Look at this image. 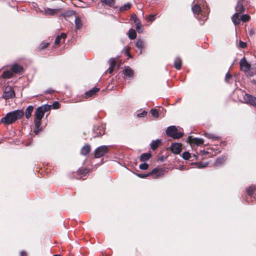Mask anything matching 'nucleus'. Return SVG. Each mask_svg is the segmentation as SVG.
I'll return each mask as SVG.
<instances>
[{"label":"nucleus","instance_id":"nucleus-1","mask_svg":"<svg viewBox=\"0 0 256 256\" xmlns=\"http://www.w3.org/2000/svg\"><path fill=\"white\" fill-rule=\"evenodd\" d=\"M51 106L48 104H44L40 106H38L34 112V123L36 129L34 133L37 134L41 130V122L42 119L44 116L45 112L50 110Z\"/></svg>","mask_w":256,"mask_h":256},{"label":"nucleus","instance_id":"nucleus-2","mask_svg":"<svg viewBox=\"0 0 256 256\" xmlns=\"http://www.w3.org/2000/svg\"><path fill=\"white\" fill-rule=\"evenodd\" d=\"M204 0H194L192 3V10L198 20L204 21L207 19V14L204 12Z\"/></svg>","mask_w":256,"mask_h":256},{"label":"nucleus","instance_id":"nucleus-3","mask_svg":"<svg viewBox=\"0 0 256 256\" xmlns=\"http://www.w3.org/2000/svg\"><path fill=\"white\" fill-rule=\"evenodd\" d=\"M24 115V112L22 110H15L6 114L5 116L2 118L1 122L5 125H9L22 118Z\"/></svg>","mask_w":256,"mask_h":256},{"label":"nucleus","instance_id":"nucleus-4","mask_svg":"<svg viewBox=\"0 0 256 256\" xmlns=\"http://www.w3.org/2000/svg\"><path fill=\"white\" fill-rule=\"evenodd\" d=\"M243 0H238L235 9L236 12L232 16V20L235 25L238 24L240 23V14L244 11V8L242 4Z\"/></svg>","mask_w":256,"mask_h":256},{"label":"nucleus","instance_id":"nucleus-5","mask_svg":"<svg viewBox=\"0 0 256 256\" xmlns=\"http://www.w3.org/2000/svg\"><path fill=\"white\" fill-rule=\"evenodd\" d=\"M166 134L174 138H178L182 136L184 134L182 132H178V128L174 126H168L166 130Z\"/></svg>","mask_w":256,"mask_h":256},{"label":"nucleus","instance_id":"nucleus-6","mask_svg":"<svg viewBox=\"0 0 256 256\" xmlns=\"http://www.w3.org/2000/svg\"><path fill=\"white\" fill-rule=\"evenodd\" d=\"M16 94L12 88L10 86H7L4 88L2 98L5 100H9L15 98Z\"/></svg>","mask_w":256,"mask_h":256},{"label":"nucleus","instance_id":"nucleus-7","mask_svg":"<svg viewBox=\"0 0 256 256\" xmlns=\"http://www.w3.org/2000/svg\"><path fill=\"white\" fill-rule=\"evenodd\" d=\"M240 68L242 70L244 71L246 74L248 73V72L250 70L251 65L246 60V58L244 57L240 62ZM248 75L250 76H252L254 74H248Z\"/></svg>","mask_w":256,"mask_h":256},{"label":"nucleus","instance_id":"nucleus-8","mask_svg":"<svg viewBox=\"0 0 256 256\" xmlns=\"http://www.w3.org/2000/svg\"><path fill=\"white\" fill-rule=\"evenodd\" d=\"M166 171V168H154L150 172V176H152L154 178H158L162 176L164 174Z\"/></svg>","mask_w":256,"mask_h":256},{"label":"nucleus","instance_id":"nucleus-9","mask_svg":"<svg viewBox=\"0 0 256 256\" xmlns=\"http://www.w3.org/2000/svg\"><path fill=\"white\" fill-rule=\"evenodd\" d=\"M108 152V148L107 146H102L96 148L94 150V158H99Z\"/></svg>","mask_w":256,"mask_h":256},{"label":"nucleus","instance_id":"nucleus-10","mask_svg":"<svg viewBox=\"0 0 256 256\" xmlns=\"http://www.w3.org/2000/svg\"><path fill=\"white\" fill-rule=\"evenodd\" d=\"M244 102L252 106H256V98L249 94H245L244 96Z\"/></svg>","mask_w":256,"mask_h":256},{"label":"nucleus","instance_id":"nucleus-11","mask_svg":"<svg viewBox=\"0 0 256 256\" xmlns=\"http://www.w3.org/2000/svg\"><path fill=\"white\" fill-rule=\"evenodd\" d=\"M100 90V89L94 86L84 93V97L86 99L94 97L96 95V93L98 92Z\"/></svg>","mask_w":256,"mask_h":256},{"label":"nucleus","instance_id":"nucleus-12","mask_svg":"<svg viewBox=\"0 0 256 256\" xmlns=\"http://www.w3.org/2000/svg\"><path fill=\"white\" fill-rule=\"evenodd\" d=\"M10 70L13 74H20L24 72V68L20 64H14L11 66Z\"/></svg>","mask_w":256,"mask_h":256},{"label":"nucleus","instance_id":"nucleus-13","mask_svg":"<svg viewBox=\"0 0 256 256\" xmlns=\"http://www.w3.org/2000/svg\"><path fill=\"white\" fill-rule=\"evenodd\" d=\"M123 74L124 76L128 77L130 79L132 78L134 75V71L129 66H126L123 70Z\"/></svg>","mask_w":256,"mask_h":256},{"label":"nucleus","instance_id":"nucleus-14","mask_svg":"<svg viewBox=\"0 0 256 256\" xmlns=\"http://www.w3.org/2000/svg\"><path fill=\"white\" fill-rule=\"evenodd\" d=\"M91 150L90 146L88 144H85L80 150V154L83 156L88 155Z\"/></svg>","mask_w":256,"mask_h":256},{"label":"nucleus","instance_id":"nucleus-15","mask_svg":"<svg viewBox=\"0 0 256 256\" xmlns=\"http://www.w3.org/2000/svg\"><path fill=\"white\" fill-rule=\"evenodd\" d=\"M171 150L174 154H180L181 150V145L178 144H172L171 146Z\"/></svg>","mask_w":256,"mask_h":256},{"label":"nucleus","instance_id":"nucleus-16","mask_svg":"<svg viewBox=\"0 0 256 256\" xmlns=\"http://www.w3.org/2000/svg\"><path fill=\"white\" fill-rule=\"evenodd\" d=\"M188 139L190 142L194 143L197 146H200L204 142V140L202 138H191L190 137L188 138Z\"/></svg>","mask_w":256,"mask_h":256},{"label":"nucleus","instance_id":"nucleus-17","mask_svg":"<svg viewBox=\"0 0 256 256\" xmlns=\"http://www.w3.org/2000/svg\"><path fill=\"white\" fill-rule=\"evenodd\" d=\"M34 110V106H29L26 110L25 115L26 118L28 119L32 116V114Z\"/></svg>","mask_w":256,"mask_h":256},{"label":"nucleus","instance_id":"nucleus-18","mask_svg":"<svg viewBox=\"0 0 256 256\" xmlns=\"http://www.w3.org/2000/svg\"><path fill=\"white\" fill-rule=\"evenodd\" d=\"M160 143L161 140L160 139H157L156 140H152L150 144V148L152 150H155L157 148H158Z\"/></svg>","mask_w":256,"mask_h":256},{"label":"nucleus","instance_id":"nucleus-19","mask_svg":"<svg viewBox=\"0 0 256 256\" xmlns=\"http://www.w3.org/2000/svg\"><path fill=\"white\" fill-rule=\"evenodd\" d=\"M2 76L4 78H12L13 76V72L11 71V70H5L2 72Z\"/></svg>","mask_w":256,"mask_h":256},{"label":"nucleus","instance_id":"nucleus-20","mask_svg":"<svg viewBox=\"0 0 256 256\" xmlns=\"http://www.w3.org/2000/svg\"><path fill=\"white\" fill-rule=\"evenodd\" d=\"M136 46L140 50V53H142V50L144 48V42L142 40L138 39L136 44Z\"/></svg>","mask_w":256,"mask_h":256},{"label":"nucleus","instance_id":"nucleus-21","mask_svg":"<svg viewBox=\"0 0 256 256\" xmlns=\"http://www.w3.org/2000/svg\"><path fill=\"white\" fill-rule=\"evenodd\" d=\"M174 68L177 70H180L182 66V60L181 59L177 57L175 58L174 62Z\"/></svg>","mask_w":256,"mask_h":256},{"label":"nucleus","instance_id":"nucleus-22","mask_svg":"<svg viewBox=\"0 0 256 256\" xmlns=\"http://www.w3.org/2000/svg\"><path fill=\"white\" fill-rule=\"evenodd\" d=\"M226 160V158L225 156H222L218 157L216 162H215L214 165L216 166H218L223 164Z\"/></svg>","mask_w":256,"mask_h":256},{"label":"nucleus","instance_id":"nucleus-23","mask_svg":"<svg viewBox=\"0 0 256 256\" xmlns=\"http://www.w3.org/2000/svg\"><path fill=\"white\" fill-rule=\"evenodd\" d=\"M151 158V154L149 153H144L142 154L140 157V160L142 162L148 161Z\"/></svg>","mask_w":256,"mask_h":256},{"label":"nucleus","instance_id":"nucleus-24","mask_svg":"<svg viewBox=\"0 0 256 256\" xmlns=\"http://www.w3.org/2000/svg\"><path fill=\"white\" fill-rule=\"evenodd\" d=\"M74 23H75L76 28V30H79L82 28V21H81L80 18L78 16H76V18L75 20H74Z\"/></svg>","mask_w":256,"mask_h":256},{"label":"nucleus","instance_id":"nucleus-25","mask_svg":"<svg viewBox=\"0 0 256 256\" xmlns=\"http://www.w3.org/2000/svg\"><path fill=\"white\" fill-rule=\"evenodd\" d=\"M128 38L130 40H134L136 37V33L134 30V29H130L128 32Z\"/></svg>","mask_w":256,"mask_h":256},{"label":"nucleus","instance_id":"nucleus-26","mask_svg":"<svg viewBox=\"0 0 256 256\" xmlns=\"http://www.w3.org/2000/svg\"><path fill=\"white\" fill-rule=\"evenodd\" d=\"M50 45V42H42L38 47L37 48V50L38 52H40L42 50L46 48L47 47H48Z\"/></svg>","mask_w":256,"mask_h":256},{"label":"nucleus","instance_id":"nucleus-27","mask_svg":"<svg viewBox=\"0 0 256 256\" xmlns=\"http://www.w3.org/2000/svg\"><path fill=\"white\" fill-rule=\"evenodd\" d=\"M256 190V186L252 185L250 186L248 188H247L246 192L250 196H252L254 192Z\"/></svg>","mask_w":256,"mask_h":256},{"label":"nucleus","instance_id":"nucleus-28","mask_svg":"<svg viewBox=\"0 0 256 256\" xmlns=\"http://www.w3.org/2000/svg\"><path fill=\"white\" fill-rule=\"evenodd\" d=\"M88 172H89V170L88 169L85 168H80L78 170L77 174L80 176H85Z\"/></svg>","mask_w":256,"mask_h":256},{"label":"nucleus","instance_id":"nucleus-29","mask_svg":"<svg viewBox=\"0 0 256 256\" xmlns=\"http://www.w3.org/2000/svg\"><path fill=\"white\" fill-rule=\"evenodd\" d=\"M136 24V28L138 33H141L143 31L142 25L140 20L134 22Z\"/></svg>","mask_w":256,"mask_h":256},{"label":"nucleus","instance_id":"nucleus-30","mask_svg":"<svg viewBox=\"0 0 256 256\" xmlns=\"http://www.w3.org/2000/svg\"><path fill=\"white\" fill-rule=\"evenodd\" d=\"M58 12V10L48 8L46 10V13L48 15L54 16Z\"/></svg>","mask_w":256,"mask_h":256},{"label":"nucleus","instance_id":"nucleus-31","mask_svg":"<svg viewBox=\"0 0 256 256\" xmlns=\"http://www.w3.org/2000/svg\"><path fill=\"white\" fill-rule=\"evenodd\" d=\"M130 7H131V4L129 2H128L126 4H124V6H121L120 8V11L123 12L124 10H126L130 9Z\"/></svg>","mask_w":256,"mask_h":256},{"label":"nucleus","instance_id":"nucleus-32","mask_svg":"<svg viewBox=\"0 0 256 256\" xmlns=\"http://www.w3.org/2000/svg\"><path fill=\"white\" fill-rule=\"evenodd\" d=\"M240 21L242 20L243 22H246L249 20L250 19V16L246 14H242V16H240Z\"/></svg>","mask_w":256,"mask_h":256},{"label":"nucleus","instance_id":"nucleus-33","mask_svg":"<svg viewBox=\"0 0 256 256\" xmlns=\"http://www.w3.org/2000/svg\"><path fill=\"white\" fill-rule=\"evenodd\" d=\"M182 157L184 159L186 160H189L190 157V154L188 152H184L182 154Z\"/></svg>","mask_w":256,"mask_h":256},{"label":"nucleus","instance_id":"nucleus-34","mask_svg":"<svg viewBox=\"0 0 256 256\" xmlns=\"http://www.w3.org/2000/svg\"><path fill=\"white\" fill-rule=\"evenodd\" d=\"M75 14V12L74 10H69L66 12L64 14V16L65 17H70Z\"/></svg>","mask_w":256,"mask_h":256},{"label":"nucleus","instance_id":"nucleus-35","mask_svg":"<svg viewBox=\"0 0 256 256\" xmlns=\"http://www.w3.org/2000/svg\"><path fill=\"white\" fill-rule=\"evenodd\" d=\"M101 2L105 5L111 6H112V0H100Z\"/></svg>","mask_w":256,"mask_h":256},{"label":"nucleus","instance_id":"nucleus-36","mask_svg":"<svg viewBox=\"0 0 256 256\" xmlns=\"http://www.w3.org/2000/svg\"><path fill=\"white\" fill-rule=\"evenodd\" d=\"M150 113L154 117L156 118H158L159 114L158 111L156 110L152 109L150 110Z\"/></svg>","mask_w":256,"mask_h":256},{"label":"nucleus","instance_id":"nucleus-37","mask_svg":"<svg viewBox=\"0 0 256 256\" xmlns=\"http://www.w3.org/2000/svg\"><path fill=\"white\" fill-rule=\"evenodd\" d=\"M148 168V165L146 162L142 163L139 166V168L142 170H146Z\"/></svg>","mask_w":256,"mask_h":256},{"label":"nucleus","instance_id":"nucleus-38","mask_svg":"<svg viewBox=\"0 0 256 256\" xmlns=\"http://www.w3.org/2000/svg\"><path fill=\"white\" fill-rule=\"evenodd\" d=\"M108 62L110 64L109 68L108 69V72L110 74H112V58H110L109 59Z\"/></svg>","mask_w":256,"mask_h":256},{"label":"nucleus","instance_id":"nucleus-39","mask_svg":"<svg viewBox=\"0 0 256 256\" xmlns=\"http://www.w3.org/2000/svg\"><path fill=\"white\" fill-rule=\"evenodd\" d=\"M136 176L140 178H146L148 176H150V173H148L146 174H137Z\"/></svg>","mask_w":256,"mask_h":256},{"label":"nucleus","instance_id":"nucleus-40","mask_svg":"<svg viewBox=\"0 0 256 256\" xmlns=\"http://www.w3.org/2000/svg\"><path fill=\"white\" fill-rule=\"evenodd\" d=\"M60 104L58 102H54L52 104V108L58 109L60 108Z\"/></svg>","mask_w":256,"mask_h":256},{"label":"nucleus","instance_id":"nucleus-41","mask_svg":"<svg viewBox=\"0 0 256 256\" xmlns=\"http://www.w3.org/2000/svg\"><path fill=\"white\" fill-rule=\"evenodd\" d=\"M205 136L208 138L212 140H216L217 138V137L215 136L214 134L208 133L205 134Z\"/></svg>","mask_w":256,"mask_h":256},{"label":"nucleus","instance_id":"nucleus-42","mask_svg":"<svg viewBox=\"0 0 256 256\" xmlns=\"http://www.w3.org/2000/svg\"><path fill=\"white\" fill-rule=\"evenodd\" d=\"M232 78V75L229 73V72H228L226 74V77H225V81L226 82H228L230 81V80Z\"/></svg>","mask_w":256,"mask_h":256},{"label":"nucleus","instance_id":"nucleus-43","mask_svg":"<svg viewBox=\"0 0 256 256\" xmlns=\"http://www.w3.org/2000/svg\"><path fill=\"white\" fill-rule=\"evenodd\" d=\"M146 20L150 22H153L155 20V15L150 14L147 16Z\"/></svg>","mask_w":256,"mask_h":256},{"label":"nucleus","instance_id":"nucleus-44","mask_svg":"<svg viewBox=\"0 0 256 256\" xmlns=\"http://www.w3.org/2000/svg\"><path fill=\"white\" fill-rule=\"evenodd\" d=\"M147 114V112L145 110H144L142 112H140V113H138L137 114V116L138 117V118H142V117H144V116H146Z\"/></svg>","mask_w":256,"mask_h":256},{"label":"nucleus","instance_id":"nucleus-45","mask_svg":"<svg viewBox=\"0 0 256 256\" xmlns=\"http://www.w3.org/2000/svg\"><path fill=\"white\" fill-rule=\"evenodd\" d=\"M130 20H133L134 22H136L137 21L139 20L136 14H133L131 16Z\"/></svg>","mask_w":256,"mask_h":256},{"label":"nucleus","instance_id":"nucleus-46","mask_svg":"<svg viewBox=\"0 0 256 256\" xmlns=\"http://www.w3.org/2000/svg\"><path fill=\"white\" fill-rule=\"evenodd\" d=\"M61 38H60V36H57L56 38V40H55V44L56 45H58L60 44V40H61Z\"/></svg>","mask_w":256,"mask_h":256},{"label":"nucleus","instance_id":"nucleus-47","mask_svg":"<svg viewBox=\"0 0 256 256\" xmlns=\"http://www.w3.org/2000/svg\"><path fill=\"white\" fill-rule=\"evenodd\" d=\"M239 46L242 48H244L246 46V42L240 41L239 42Z\"/></svg>","mask_w":256,"mask_h":256},{"label":"nucleus","instance_id":"nucleus-48","mask_svg":"<svg viewBox=\"0 0 256 256\" xmlns=\"http://www.w3.org/2000/svg\"><path fill=\"white\" fill-rule=\"evenodd\" d=\"M100 131H101V130H100L98 132H96L97 135L95 136H98V134L100 136L104 134V132L103 130H102V132H100Z\"/></svg>","mask_w":256,"mask_h":256},{"label":"nucleus","instance_id":"nucleus-49","mask_svg":"<svg viewBox=\"0 0 256 256\" xmlns=\"http://www.w3.org/2000/svg\"><path fill=\"white\" fill-rule=\"evenodd\" d=\"M254 34V30H252V28L250 29V31H249V35L252 36Z\"/></svg>","mask_w":256,"mask_h":256},{"label":"nucleus","instance_id":"nucleus-50","mask_svg":"<svg viewBox=\"0 0 256 256\" xmlns=\"http://www.w3.org/2000/svg\"><path fill=\"white\" fill-rule=\"evenodd\" d=\"M61 38L64 40L66 38V35L65 33H62L60 36Z\"/></svg>","mask_w":256,"mask_h":256},{"label":"nucleus","instance_id":"nucleus-51","mask_svg":"<svg viewBox=\"0 0 256 256\" xmlns=\"http://www.w3.org/2000/svg\"><path fill=\"white\" fill-rule=\"evenodd\" d=\"M27 256V254L24 251H22L20 253V256Z\"/></svg>","mask_w":256,"mask_h":256},{"label":"nucleus","instance_id":"nucleus-52","mask_svg":"<svg viewBox=\"0 0 256 256\" xmlns=\"http://www.w3.org/2000/svg\"><path fill=\"white\" fill-rule=\"evenodd\" d=\"M116 60L113 58V62H112V64H113V70L114 69V67L116 66Z\"/></svg>","mask_w":256,"mask_h":256},{"label":"nucleus","instance_id":"nucleus-53","mask_svg":"<svg viewBox=\"0 0 256 256\" xmlns=\"http://www.w3.org/2000/svg\"><path fill=\"white\" fill-rule=\"evenodd\" d=\"M54 90H47L46 93L47 94H52V92H54Z\"/></svg>","mask_w":256,"mask_h":256},{"label":"nucleus","instance_id":"nucleus-54","mask_svg":"<svg viewBox=\"0 0 256 256\" xmlns=\"http://www.w3.org/2000/svg\"><path fill=\"white\" fill-rule=\"evenodd\" d=\"M208 164V163H206V164H204V165H201V166H198V168H204L205 166H206Z\"/></svg>","mask_w":256,"mask_h":256},{"label":"nucleus","instance_id":"nucleus-55","mask_svg":"<svg viewBox=\"0 0 256 256\" xmlns=\"http://www.w3.org/2000/svg\"><path fill=\"white\" fill-rule=\"evenodd\" d=\"M60 256V254H55V255H54V256Z\"/></svg>","mask_w":256,"mask_h":256},{"label":"nucleus","instance_id":"nucleus-56","mask_svg":"<svg viewBox=\"0 0 256 256\" xmlns=\"http://www.w3.org/2000/svg\"><path fill=\"white\" fill-rule=\"evenodd\" d=\"M160 160L162 161V158H161L160 159Z\"/></svg>","mask_w":256,"mask_h":256}]
</instances>
